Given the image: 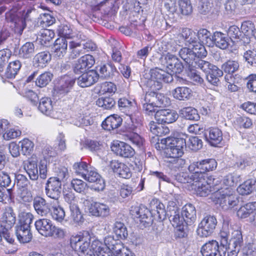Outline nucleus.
<instances>
[{"label":"nucleus","mask_w":256,"mask_h":256,"mask_svg":"<svg viewBox=\"0 0 256 256\" xmlns=\"http://www.w3.org/2000/svg\"><path fill=\"white\" fill-rule=\"evenodd\" d=\"M179 56L186 63V68L188 69H192L196 59L198 58L206 57L207 52L202 44H198L194 46L192 50L188 48H181L179 52Z\"/></svg>","instance_id":"nucleus-6"},{"label":"nucleus","mask_w":256,"mask_h":256,"mask_svg":"<svg viewBox=\"0 0 256 256\" xmlns=\"http://www.w3.org/2000/svg\"><path fill=\"white\" fill-rule=\"evenodd\" d=\"M74 79L68 76H65L60 82V86L55 88L56 94L60 95H64L70 92L74 84Z\"/></svg>","instance_id":"nucleus-37"},{"label":"nucleus","mask_w":256,"mask_h":256,"mask_svg":"<svg viewBox=\"0 0 256 256\" xmlns=\"http://www.w3.org/2000/svg\"><path fill=\"white\" fill-rule=\"evenodd\" d=\"M53 75L50 72H44L40 74L36 79V84L40 88L46 86L52 80Z\"/></svg>","instance_id":"nucleus-56"},{"label":"nucleus","mask_w":256,"mask_h":256,"mask_svg":"<svg viewBox=\"0 0 256 256\" xmlns=\"http://www.w3.org/2000/svg\"><path fill=\"white\" fill-rule=\"evenodd\" d=\"M34 225L36 230L41 235L46 237L50 236L53 226L50 220L40 219L35 222Z\"/></svg>","instance_id":"nucleus-26"},{"label":"nucleus","mask_w":256,"mask_h":256,"mask_svg":"<svg viewBox=\"0 0 256 256\" xmlns=\"http://www.w3.org/2000/svg\"><path fill=\"white\" fill-rule=\"evenodd\" d=\"M94 63L95 60L92 55L84 54L79 58L74 64V72L78 74L84 72L92 68Z\"/></svg>","instance_id":"nucleus-14"},{"label":"nucleus","mask_w":256,"mask_h":256,"mask_svg":"<svg viewBox=\"0 0 256 256\" xmlns=\"http://www.w3.org/2000/svg\"><path fill=\"white\" fill-rule=\"evenodd\" d=\"M110 46L112 50V58L116 62H120L122 60V56L120 51L118 50L119 44L114 39L109 40Z\"/></svg>","instance_id":"nucleus-51"},{"label":"nucleus","mask_w":256,"mask_h":256,"mask_svg":"<svg viewBox=\"0 0 256 256\" xmlns=\"http://www.w3.org/2000/svg\"><path fill=\"white\" fill-rule=\"evenodd\" d=\"M71 248L78 256H96L102 246L98 240H94L90 244V236L88 231L74 234L70 238Z\"/></svg>","instance_id":"nucleus-2"},{"label":"nucleus","mask_w":256,"mask_h":256,"mask_svg":"<svg viewBox=\"0 0 256 256\" xmlns=\"http://www.w3.org/2000/svg\"><path fill=\"white\" fill-rule=\"evenodd\" d=\"M88 210L90 216L102 218L110 214V207L107 202H93L88 206Z\"/></svg>","instance_id":"nucleus-12"},{"label":"nucleus","mask_w":256,"mask_h":256,"mask_svg":"<svg viewBox=\"0 0 256 256\" xmlns=\"http://www.w3.org/2000/svg\"><path fill=\"white\" fill-rule=\"evenodd\" d=\"M217 224L216 218L212 216H206L199 224L197 234L200 237L206 238L214 232Z\"/></svg>","instance_id":"nucleus-11"},{"label":"nucleus","mask_w":256,"mask_h":256,"mask_svg":"<svg viewBox=\"0 0 256 256\" xmlns=\"http://www.w3.org/2000/svg\"><path fill=\"white\" fill-rule=\"evenodd\" d=\"M16 221V215L12 207L6 208L0 219L1 225L6 230L10 229Z\"/></svg>","instance_id":"nucleus-19"},{"label":"nucleus","mask_w":256,"mask_h":256,"mask_svg":"<svg viewBox=\"0 0 256 256\" xmlns=\"http://www.w3.org/2000/svg\"><path fill=\"white\" fill-rule=\"evenodd\" d=\"M20 144L22 153L26 155L30 154L33 150L34 144L33 142L28 138H24L19 142Z\"/></svg>","instance_id":"nucleus-59"},{"label":"nucleus","mask_w":256,"mask_h":256,"mask_svg":"<svg viewBox=\"0 0 256 256\" xmlns=\"http://www.w3.org/2000/svg\"><path fill=\"white\" fill-rule=\"evenodd\" d=\"M164 6L170 12L174 14L178 10L176 6L177 0L174 2L170 0H163ZM178 10L183 15H189L192 12V6L190 0H178Z\"/></svg>","instance_id":"nucleus-9"},{"label":"nucleus","mask_w":256,"mask_h":256,"mask_svg":"<svg viewBox=\"0 0 256 256\" xmlns=\"http://www.w3.org/2000/svg\"><path fill=\"white\" fill-rule=\"evenodd\" d=\"M228 202V208L232 209L239 203L238 196L233 188H225V202Z\"/></svg>","instance_id":"nucleus-38"},{"label":"nucleus","mask_w":256,"mask_h":256,"mask_svg":"<svg viewBox=\"0 0 256 256\" xmlns=\"http://www.w3.org/2000/svg\"><path fill=\"white\" fill-rule=\"evenodd\" d=\"M200 58L196 59L193 68H199L202 70L206 74L208 82L212 85L218 86L220 82L219 78L223 75L222 70L210 62Z\"/></svg>","instance_id":"nucleus-7"},{"label":"nucleus","mask_w":256,"mask_h":256,"mask_svg":"<svg viewBox=\"0 0 256 256\" xmlns=\"http://www.w3.org/2000/svg\"><path fill=\"white\" fill-rule=\"evenodd\" d=\"M72 168L76 174L80 175L83 178L88 168L86 162H75L73 164Z\"/></svg>","instance_id":"nucleus-60"},{"label":"nucleus","mask_w":256,"mask_h":256,"mask_svg":"<svg viewBox=\"0 0 256 256\" xmlns=\"http://www.w3.org/2000/svg\"><path fill=\"white\" fill-rule=\"evenodd\" d=\"M154 203L152 213L144 206H136L132 208L130 210L131 214L134 218L139 219V221L144 227L150 226L153 218L152 214H154L156 218L158 220L162 221L168 216V214L165 208L164 205L158 200H153L151 202L152 206Z\"/></svg>","instance_id":"nucleus-3"},{"label":"nucleus","mask_w":256,"mask_h":256,"mask_svg":"<svg viewBox=\"0 0 256 256\" xmlns=\"http://www.w3.org/2000/svg\"><path fill=\"white\" fill-rule=\"evenodd\" d=\"M180 112L182 117L188 120H198L200 118L197 110L192 107L184 108Z\"/></svg>","instance_id":"nucleus-45"},{"label":"nucleus","mask_w":256,"mask_h":256,"mask_svg":"<svg viewBox=\"0 0 256 256\" xmlns=\"http://www.w3.org/2000/svg\"><path fill=\"white\" fill-rule=\"evenodd\" d=\"M68 41L64 38H57L54 44L53 50L55 56L61 58L66 54L68 50Z\"/></svg>","instance_id":"nucleus-30"},{"label":"nucleus","mask_w":256,"mask_h":256,"mask_svg":"<svg viewBox=\"0 0 256 256\" xmlns=\"http://www.w3.org/2000/svg\"><path fill=\"white\" fill-rule=\"evenodd\" d=\"M244 59L251 66H256V50L248 49L243 54Z\"/></svg>","instance_id":"nucleus-58"},{"label":"nucleus","mask_w":256,"mask_h":256,"mask_svg":"<svg viewBox=\"0 0 256 256\" xmlns=\"http://www.w3.org/2000/svg\"><path fill=\"white\" fill-rule=\"evenodd\" d=\"M24 168L30 178L33 181L38 179L39 174L37 162L34 160H28L24 163Z\"/></svg>","instance_id":"nucleus-34"},{"label":"nucleus","mask_w":256,"mask_h":256,"mask_svg":"<svg viewBox=\"0 0 256 256\" xmlns=\"http://www.w3.org/2000/svg\"><path fill=\"white\" fill-rule=\"evenodd\" d=\"M211 177H206L205 180L194 181L197 182L195 188L196 193L200 196H206L213 192L211 186Z\"/></svg>","instance_id":"nucleus-21"},{"label":"nucleus","mask_w":256,"mask_h":256,"mask_svg":"<svg viewBox=\"0 0 256 256\" xmlns=\"http://www.w3.org/2000/svg\"><path fill=\"white\" fill-rule=\"evenodd\" d=\"M170 221L174 227H178L184 225L185 222L184 218L180 214V211L174 214H171L168 216Z\"/></svg>","instance_id":"nucleus-63"},{"label":"nucleus","mask_w":256,"mask_h":256,"mask_svg":"<svg viewBox=\"0 0 256 256\" xmlns=\"http://www.w3.org/2000/svg\"><path fill=\"white\" fill-rule=\"evenodd\" d=\"M216 166L217 162L214 159L208 158L191 163L188 170L194 174V178L200 180L208 177L207 172L214 170Z\"/></svg>","instance_id":"nucleus-5"},{"label":"nucleus","mask_w":256,"mask_h":256,"mask_svg":"<svg viewBox=\"0 0 256 256\" xmlns=\"http://www.w3.org/2000/svg\"><path fill=\"white\" fill-rule=\"evenodd\" d=\"M33 218L34 216L30 212H21L18 215L16 234L18 240L22 243L28 242L32 238L30 225Z\"/></svg>","instance_id":"nucleus-4"},{"label":"nucleus","mask_w":256,"mask_h":256,"mask_svg":"<svg viewBox=\"0 0 256 256\" xmlns=\"http://www.w3.org/2000/svg\"><path fill=\"white\" fill-rule=\"evenodd\" d=\"M99 76L103 78L108 79L112 77L116 70L114 64L111 62L102 64L98 66Z\"/></svg>","instance_id":"nucleus-33"},{"label":"nucleus","mask_w":256,"mask_h":256,"mask_svg":"<svg viewBox=\"0 0 256 256\" xmlns=\"http://www.w3.org/2000/svg\"><path fill=\"white\" fill-rule=\"evenodd\" d=\"M242 256H255L256 255V244L248 243L242 250Z\"/></svg>","instance_id":"nucleus-64"},{"label":"nucleus","mask_w":256,"mask_h":256,"mask_svg":"<svg viewBox=\"0 0 256 256\" xmlns=\"http://www.w3.org/2000/svg\"><path fill=\"white\" fill-rule=\"evenodd\" d=\"M205 136L211 145L216 146L222 140V132L218 128H210L205 132Z\"/></svg>","instance_id":"nucleus-24"},{"label":"nucleus","mask_w":256,"mask_h":256,"mask_svg":"<svg viewBox=\"0 0 256 256\" xmlns=\"http://www.w3.org/2000/svg\"><path fill=\"white\" fill-rule=\"evenodd\" d=\"M198 42L202 44L203 46L204 44L208 46H212V36L211 33L206 29L202 28L198 32Z\"/></svg>","instance_id":"nucleus-44"},{"label":"nucleus","mask_w":256,"mask_h":256,"mask_svg":"<svg viewBox=\"0 0 256 256\" xmlns=\"http://www.w3.org/2000/svg\"><path fill=\"white\" fill-rule=\"evenodd\" d=\"M99 78L96 70H90L80 76L77 79V83L82 88L88 87L95 84Z\"/></svg>","instance_id":"nucleus-18"},{"label":"nucleus","mask_w":256,"mask_h":256,"mask_svg":"<svg viewBox=\"0 0 256 256\" xmlns=\"http://www.w3.org/2000/svg\"><path fill=\"white\" fill-rule=\"evenodd\" d=\"M122 118L117 114L108 116L102 122V128L106 130L110 131L120 127L122 124Z\"/></svg>","instance_id":"nucleus-27"},{"label":"nucleus","mask_w":256,"mask_h":256,"mask_svg":"<svg viewBox=\"0 0 256 256\" xmlns=\"http://www.w3.org/2000/svg\"><path fill=\"white\" fill-rule=\"evenodd\" d=\"M71 186L76 192L80 194L85 193L88 188L86 183L78 178H74L72 180Z\"/></svg>","instance_id":"nucleus-57"},{"label":"nucleus","mask_w":256,"mask_h":256,"mask_svg":"<svg viewBox=\"0 0 256 256\" xmlns=\"http://www.w3.org/2000/svg\"><path fill=\"white\" fill-rule=\"evenodd\" d=\"M96 104L104 110H110L116 104L114 100L110 96H102L96 101Z\"/></svg>","instance_id":"nucleus-49"},{"label":"nucleus","mask_w":256,"mask_h":256,"mask_svg":"<svg viewBox=\"0 0 256 256\" xmlns=\"http://www.w3.org/2000/svg\"><path fill=\"white\" fill-rule=\"evenodd\" d=\"M110 167L114 172L120 178H129L132 176L130 168L126 164L119 162L118 160H112L110 162Z\"/></svg>","instance_id":"nucleus-22"},{"label":"nucleus","mask_w":256,"mask_h":256,"mask_svg":"<svg viewBox=\"0 0 256 256\" xmlns=\"http://www.w3.org/2000/svg\"><path fill=\"white\" fill-rule=\"evenodd\" d=\"M51 60V55L49 52L44 51L37 54L34 58V65L38 68L45 67Z\"/></svg>","instance_id":"nucleus-39"},{"label":"nucleus","mask_w":256,"mask_h":256,"mask_svg":"<svg viewBox=\"0 0 256 256\" xmlns=\"http://www.w3.org/2000/svg\"><path fill=\"white\" fill-rule=\"evenodd\" d=\"M254 183L255 180H248L237 188V191L241 195L249 194L253 190Z\"/></svg>","instance_id":"nucleus-54"},{"label":"nucleus","mask_w":256,"mask_h":256,"mask_svg":"<svg viewBox=\"0 0 256 256\" xmlns=\"http://www.w3.org/2000/svg\"><path fill=\"white\" fill-rule=\"evenodd\" d=\"M38 108L44 114L56 118L53 110L52 101L50 98L44 97L40 99Z\"/></svg>","instance_id":"nucleus-29"},{"label":"nucleus","mask_w":256,"mask_h":256,"mask_svg":"<svg viewBox=\"0 0 256 256\" xmlns=\"http://www.w3.org/2000/svg\"><path fill=\"white\" fill-rule=\"evenodd\" d=\"M114 232L116 238L124 240L128 236V230L124 224L120 222H116L113 228Z\"/></svg>","instance_id":"nucleus-50"},{"label":"nucleus","mask_w":256,"mask_h":256,"mask_svg":"<svg viewBox=\"0 0 256 256\" xmlns=\"http://www.w3.org/2000/svg\"><path fill=\"white\" fill-rule=\"evenodd\" d=\"M182 216L187 225L192 224L196 218L195 207L191 204H186L182 208Z\"/></svg>","instance_id":"nucleus-31"},{"label":"nucleus","mask_w":256,"mask_h":256,"mask_svg":"<svg viewBox=\"0 0 256 256\" xmlns=\"http://www.w3.org/2000/svg\"><path fill=\"white\" fill-rule=\"evenodd\" d=\"M129 140L138 148H142L144 143V138L136 132H132L128 136Z\"/></svg>","instance_id":"nucleus-61"},{"label":"nucleus","mask_w":256,"mask_h":256,"mask_svg":"<svg viewBox=\"0 0 256 256\" xmlns=\"http://www.w3.org/2000/svg\"><path fill=\"white\" fill-rule=\"evenodd\" d=\"M50 213L54 220L58 222H62L66 214L64 208L60 206L58 200L55 201L50 208Z\"/></svg>","instance_id":"nucleus-41"},{"label":"nucleus","mask_w":256,"mask_h":256,"mask_svg":"<svg viewBox=\"0 0 256 256\" xmlns=\"http://www.w3.org/2000/svg\"><path fill=\"white\" fill-rule=\"evenodd\" d=\"M118 105L120 110L126 114H131L132 112L136 110L135 102L124 98L119 99Z\"/></svg>","instance_id":"nucleus-40"},{"label":"nucleus","mask_w":256,"mask_h":256,"mask_svg":"<svg viewBox=\"0 0 256 256\" xmlns=\"http://www.w3.org/2000/svg\"><path fill=\"white\" fill-rule=\"evenodd\" d=\"M83 178L90 182H94L96 190H102L105 187L104 180L92 168H88Z\"/></svg>","instance_id":"nucleus-17"},{"label":"nucleus","mask_w":256,"mask_h":256,"mask_svg":"<svg viewBox=\"0 0 256 256\" xmlns=\"http://www.w3.org/2000/svg\"><path fill=\"white\" fill-rule=\"evenodd\" d=\"M242 242V237L241 233L238 231L236 232L234 237L230 240L228 248H226L228 250V256H237L240 250L238 246H240Z\"/></svg>","instance_id":"nucleus-23"},{"label":"nucleus","mask_w":256,"mask_h":256,"mask_svg":"<svg viewBox=\"0 0 256 256\" xmlns=\"http://www.w3.org/2000/svg\"><path fill=\"white\" fill-rule=\"evenodd\" d=\"M154 117L158 124H171L178 118V114L173 110L161 109L155 112Z\"/></svg>","instance_id":"nucleus-15"},{"label":"nucleus","mask_w":256,"mask_h":256,"mask_svg":"<svg viewBox=\"0 0 256 256\" xmlns=\"http://www.w3.org/2000/svg\"><path fill=\"white\" fill-rule=\"evenodd\" d=\"M182 36L184 38L186 43L192 44V47L194 46L200 44L198 42V32L192 31V30L186 28L183 29L182 32Z\"/></svg>","instance_id":"nucleus-42"},{"label":"nucleus","mask_w":256,"mask_h":256,"mask_svg":"<svg viewBox=\"0 0 256 256\" xmlns=\"http://www.w3.org/2000/svg\"><path fill=\"white\" fill-rule=\"evenodd\" d=\"M211 199L216 204L221 206L224 202V189L216 190L212 192Z\"/></svg>","instance_id":"nucleus-62"},{"label":"nucleus","mask_w":256,"mask_h":256,"mask_svg":"<svg viewBox=\"0 0 256 256\" xmlns=\"http://www.w3.org/2000/svg\"><path fill=\"white\" fill-rule=\"evenodd\" d=\"M150 74V78L146 80L144 83L150 91L146 94L144 101L153 103L156 108L169 106L170 104V98L165 96L164 94L155 91L162 88V82L166 83L171 82L173 80L172 74L158 68L151 69Z\"/></svg>","instance_id":"nucleus-1"},{"label":"nucleus","mask_w":256,"mask_h":256,"mask_svg":"<svg viewBox=\"0 0 256 256\" xmlns=\"http://www.w3.org/2000/svg\"><path fill=\"white\" fill-rule=\"evenodd\" d=\"M239 64L236 60H229L225 62V73H227L225 76V80H228V78H230L231 81L234 79L233 73L238 70Z\"/></svg>","instance_id":"nucleus-47"},{"label":"nucleus","mask_w":256,"mask_h":256,"mask_svg":"<svg viewBox=\"0 0 256 256\" xmlns=\"http://www.w3.org/2000/svg\"><path fill=\"white\" fill-rule=\"evenodd\" d=\"M19 10V8L15 4L6 13L5 16L6 22L12 24V25L11 26H14L18 29L21 34L26 26V22L25 18L22 16L21 12Z\"/></svg>","instance_id":"nucleus-8"},{"label":"nucleus","mask_w":256,"mask_h":256,"mask_svg":"<svg viewBox=\"0 0 256 256\" xmlns=\"http://www.w3.org/2000/svg\"><path fill=\"white\" fill-rule=\"evenodd\" d=\"M256 208V202H248L240 207L237 212V216L241 218H248Z\"/></svg>","instance_id":"nucleus-46"},{"label":"nucleus","mask_w":256,"mask_h":256,"mask_svg":"<svg viewBox=\"0 0 256 256\" xmlns=\"http://www.w3.org/2000/svg\"><path fill=\"white\" fill-rule=\"evenodd\" d=\"M16 184V186L19 188H31L32 190H34L35 189L32 187V184L28 178L24 175L21 174H18L15 176V181L14 184Z\"/></svg>","instance_id":"nucleus-52"},{"label":"nucleus","mask_w":256,"mask_h":256,"mask_svg":"<svg viewBox=\"0 0 256 256\" xmlns=\"http://www.w3.org/2000/svg\"><path fill=\"white\" fill-rule=\"evenodd\" d=\"M172 94L176 100H186L190 99L192 94V90L187 86H178L172 92Z\"/></svg>","instance_id":"nucleus-36"},{"label":"nucleus","mask_w":256,"mask_h":256,"mask_svg":"<svg viewBox=\"0 0 256 256\" xmlns=\"http://www.w3.org/2000/svg\"><path fill=\"white\" fill-rule=\"evenodd\" d=\"M35 52V46L32 42H26L19 49L18 56L22 59H30Z\"/></svg>","instance_id":"nucleus-35"},{"label":"nucleus","mask_w":256,"mask_h":256,"mask_svg":"<svg viewBox=\"0 0 256 256\" xmlns=\"http://www.w3.org/2000/svg\"><path fill=\"white\" fill-rule=\"evenodd\" d=\"M239 28L236 26H230L228 32V37L225 38V54L233 56L237 53V46L234 40L238 38L240 34Z\"/></svg>","instance_id":"nucleus-10"},{"label":"nucleus","mask_w":256,"mask_h":256,"mask_svg":"<svg viewBox=\"0 0 256 256\" xmlns=\"http://www.w3.org/2000/svg\"><path fill=\"white\" fill-rule=\"evenodd\" d=\"M69 208L70 212V218L72 224L76 226L82 225L84 221V218L78 205L77 204H71L69 205Z\"/></svg>","instance_id":"nucleus-28"},{"label":"nucleus","mask_w":256,"mask_h":256,"mask_svg":"<svg viewBox=\"0 0 256 256\" xmlns=\"http://www.w3.org/2000/svg\"><path fill=\"white\" fill-rule=\"evenodd\" d=\"M111 149L116 155L124 158H131L135 154L134 149L130 145L122 142H114Z\"/></svg>","instance_id":"nucleus-16"},{"label":"nucleus","mask_w":256,"mask_h":256,"mask_svg":"<svg viewBox=\"0 0 256 256\" xmlns=\"http://www.w3.org/2000/svg\"><path fill=\"white\" fill-rule=\"evenodd\" d=\"M184 135H178L176 137L168 138L166 140V144L171 147H177L182 149L186 148V141Z\"/></svg>","instance_id":"nucleus-48"},{"label":"nucleus","mask_w":256,"mask_h":256,"mask_svg":"<svg viewBox=\"0 0 256 256\" xmlns=\"http://www.w3.org/2000/svg\"><path fill=\"white\" fill-rule=\"evenodd\" d=\"M190 174L186 172H180L174 176V179L178 182L182 184L190 183L194 184V181L198 180L194 178V174L192 172Z\"/></svg>","instance_id":"nucleus-53"},{"label":"nucleus","mask_w":256,"mask_h":256,"mask_svg":"<svg viewBox=\"0 0 256 256\" xmlns=\"http://www.w3.org/2000/svg\"><path fill=\"white\" fill-rule=\"evenodd\" d=\"M62 183L54 178H50L46 182L45 186V192L50 198L55 201L58 200L61 194Z\"/></svg>","instance_id":"nucleus-13"},{"label":"nucleus","mask_w":256,"mask_h":256,"mask_svg":"<svg viewBox=\"0 0 256 256\" xmlns=\"http://www.w3.org/2000/svg\"><path fill=\"white\" fill-rule=\"evenodd\" d=\"M21 66V62L18 60L10 62L4 72V76L10 79L14 78Z\"/></svg>","instance_id":"nucleus-43"},{"label":"nucleus","mask_w":256,"mask_h":256,"mask_svg":"<svg viewBox=\"0 0 256 256\" xmlns=\"http://www.w3.org/2000/svg\"><path fill=\"white\" fill-rule=\"evenodd\" d=\"M33 206L36 213L42 216H46L50 213V206L46 200L40 196L34 197Z\"/></svg>","instance_id":"nucleus-20"},{"label":"nucleus","mask_w":256,"mask_h":256,"mask_svg":"<svg viewBox=\"0 0 256 256\" xmlns=\"http://www.w3.org/2000/svg\"><path fill=\"white\" fill-rule=\"evenodd\" d=\"M30 188L20 189L18 194V200L22 204H26L34 201L32 194Z\"/></svg>","instance_id":"nucleus-55"},{"label":"nucleus","mask_w":256,"mask_h":256,"mask_svg":"<svg viewBox=\"0 0 256 256\" xmlns=\"http://www.w3.org/2000/svg\"><path fill=\"white\" fill-rule=\"evenodd\" d=\"M202 256H216L220 254L219 243L216 240H210L204 244L200 250Z\"/></svg>","instance_id":"nucleus-25"},{"label":"nucleus","mask_w":256,"mask_h":256,"mask_svg":"<svg viewBox=\"0 0 256 256\" xmlns=\"http://www.w3.org/2000/svg\"><path fill=\"white\" fill-rule=\"evenodd\" d=\"M68 58V60H74L78 58L82 54L86 53V50L82 48V44L70 41L69 42Z\"/></svg>","instance_id":"nucleus-32"}]
</instances>
